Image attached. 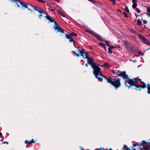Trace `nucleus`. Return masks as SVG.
Listing matches in <instances>:
<instances>
[{
	"mask_svg": "<svg viewBox=\"0 0 150 150\" xmlns=\"http://www.w3.org/2000/svg\"><path fill=\"white\" fill-rule=\"evenodd\" d=\"M106 79L108 83L114 86L116 89L119 88L121 85L120 79L117 80L115 79H112L110 77L109 78H106Z\"/></svg>",
	"mask_w": 150,
	"mask_h": 150,
	"instance_id": "nucleus-1",
	"label": "nucleus"
},
{
	"mask_svg": "<svg viewBox=\"0 0 150 150\" xmlns=\"http://www.w3.org/2000/svg\"><path fill=\"white\" fill-rule=\"evenodd\" d=\"M125 83L126 86L128 88H130L132 86H134L137 88H139L140 87L139 85L137 84H135L133 81V80L131 79H128L127 80L125 81Z\"/></svg>",
	"mask_w": 150,
	"mask_h": 150,
	"instance_id": "nucleus-2",
	"label": "nucleus"
},
{
	"mask_svg": "<svg viewBox=\"0 0 150 150\" xmlns=\"http://www.w3.org/2000/svg\"><path fill=\"white\" fill-rule=\"evenodd\" d=\"M92 68L93 69V74L94 75H103L101 73L100 69L96 64L93 66Z\"/></svg>",
	"mask_w": 150,
	"mask_h": 150,
	"instance_id": "nucleus-3",
	"label": "nucleus"
},
{
	"mask_svg": "<svg viewBox=\"0 0 150 150\" xmlns=\"http://www.w3.org/2000/svg\"><path fill=\"white\" fill-rule=\"evenodd\" d=\"M55 25H54V28L55 29V30H57V33L59 32H60L61 33H64V30L60 28V26L57 23L54 21V22H53Z\"/></svg>",
	"mask_w": 150,
	"mask_h": 150,
	"instance_id": "nucleus-4",
	"label": "nucleus"
},
{
	"mask_svg": "<svg viewBox=\"0 0 150 150\" xmlns=\"http://www.w3.org/2000/svg\"><path fill=\"white\" fill-rule=\"evenodd\" d=\"M139 37L142 42L150 46V42L149 40L141 35H139Z\"/></svg>",
	"mask_w": 150,
	"mask_h": 150,
	"instance_id": "nucleus-5",
	"label": "nucleus"
},
{
	"mask_svg": "<svg viewBox=\"0 0 150 150\" xmlns=\"http://www.w3.org/2000/svg\"><path fill=\"white\" fill-rule=\"evenodd\" d=\"M33 9L35 11H37L38 12L40 13H44L45 14H46V13H45L43 11V9L38 6H34L33 7Z\"/></svg>",
	"mask_w": 150,
	"mask_h": 150,
	"instance_id": "nucleus-6",
	"label": "nucleus"
},
{
	"mask_svg": "<svg viewBox=\"0 0 150 150\" xmlns=\"http://www.w3.org/2000/svg\"><path fill=\"white\" fill-rule=\"evenodd\" d=\"M21 5L22 6V8L24 7L27 8L28 10L30 11L31 12H32L33 11L32 10H31L29 8H28V5H29L28 3L23 2H21Z\"/></svg>",
	"mask_w": 150,
	"mask_h": 150,
	"instance_id": "nucleus-7",
	"label": "nucleus"
},
{
	"mask_svg": "<svg viewBox=\"0 0 150 150\" xmlns=\"http://www.w3.org/2000/svg\"><path fill=\"white\" fill-rule=\"evenodd\" d=\"M46 14V16H45V17L46 18L47 20H49V23L51 22L52 23L54 22V20L52 17H51L47 13Z\"/></svg>",
	"mask_w": 150,
	"mask_h": 150,
	"instance_id": "nucleus-8",
	"label": "nucleus"
},
{
	"mask_svg": "<svg viewBox=\"0 0 150 150\" xmlns=\"http://www.w3.org/2000/svg\"><path fill=\"white\" fill-rule=\"evenodd\" d=\"M87 59L88 64L91 65L92 67L96 65L94 62V61L92 58H90Z\"/></svg>",
	"mask_w": 150,
	"mask_h": 150,
	"instance_id": "nucleus-9",
	"label": "nucleus"
},
{
	"mask_svg": "<svg viewBox=\"0 0 150 150\" xmlns=\"http://www.w3.org/2000/svg\"><path fill=\"white\" fill-rule=\"evenodd\" d=\"M95 38L98 40L100 41H103V40L102 39L100 36L95 33H94V35H93Z\"/></svg>",
	"mask_w": 150,
	"mask_h": 150,
	"instance_id": "nucleus-10",
	"label": "nucleus"
},
{
	"mask_svg": "<svg viewBox=\"0 0 150 150\" xmlns=\"http://www.w3.org/2000/svg\"><path fill=\"white\" fill-rule=\"evenodd\" d=\"M95 38L98 40L100 41H103V40L102 39L100 36L95 33H94V35H93Z\"/></svg>",
	"mask_w": 150,
	"mask_h": 150,
	"instance_id": "nucleus-11",
	"label": "nucleus"
},
{
	"mask_svg": "<svg viewBox=\"0 0 150 150\" xmlns=\"http://www.w3.org/2000/svg\"><path fill=\"white\" fill-rule=\"evenodd\" d=\"M79 51L80 56H82L83 57V59H85V58L83 54L85 53V50L83 49H82L81 50H79Z\"/></svg>",
	"mask_w": 150,
	"mask_h": 150,
	"instance_id": "nucleus-12",
	"label": "nucleus"
},
{
	"mask_svg": "<svg viewBox=\"0 0 150 150\" xmlns=\"http://www.w3.org/2000/svg\"><path fill=\"white\" fill-rule=\"evenodd\" d=\"M11 2H15L16 4H17V6L18 8H19L20 7V6L18 4L19 3H20L21 4V2H22V1H21L19 0H10Z\"/></svg>",
	"mask_w": 150,
	"mask_h": 150,
	"instance_id": "nucleus-13",
	"label": "nucleus"
},
{
	"mask_svg": "<svg viewBox=\"0 0 150 150\" xmlns=\"http://www.w3.org/2000/svg\"><path fill=\"white\" fill-rule=\"evenodd\" d=\"M124 46L127 49H128L130 47V43L127 42H125L124 43Z\"/></svg>",
	"mask_w": 150,
	"mask_h": 150,
	"instance_id": "nucleus-14",
	"label": "nucleus"
},
{
	"mask_svg": "<svg viewBox=\"0 0 150 150\" xmlns=\"http://www.w3.org/2000/svg\"><path fill=\"white\" fill-rule=\"evenodd\" d=\"M117 75H127L126 74V72L125 71H120L118 70V72L116 74Z\"/></svg>",
	"mask_w": 150,
	"mask_h": 150,
	"instance_id": "nucleus-15",
	"label": "nucleus"
},
{
	"mask_svg": "<svg viewBox=\"0 0 150 150\" xmlns=\"http://www.w3.org/2000/svg\"><path fill=\"white\" fill-rule=\"evenodd\" d=\"M141 82L143 83V85H140V87L139 88V90H141V88H146V83H144V82H143L142 81H141Z\"/></svg>",
	"mask_w": 150,
	"mask_h": 150,
	"instance_id": "nucleus-16",
	"label": "nucleus"
},
{
	"mask_svg": "<svg viewBox=\"0 0 150 150\" xmlns=\"http://www.w3.org/2000/svg\"><path fill=\"white\" fill-rule=\"evenodd\" d=\"M98 45L100 46L103 47L105 49V50L106 51L107 50L105 49L106 47V45L105 44L103 43H99Z\"/></svg>",
	"mask_w": 150,
	"mask_h": 150,
	"instance_id": "nucleus-17",
	"label": "nucleus"
},
{
	"mask_svg": "<svg viewBox=\"0 0 150 150\" xmlns=\"http://www.w3.org/2000/svg\"><path fill=\"white\" fill-rule=\"evenodd\" d=\"M128 50H130L134 52L135 51H136L137 50V49L134 47H130L129 48V49H128Z\"/></svg>",
	"mask_w": 150,
	"mask_h": 150,
	"instance_id": "nucleus-18",
	"label": "nucleus"
},
{
	"mask_svg": "<svg viewBox=\"0 0 150 150\" xmlns=\"http://www.w3.org/2000/svg\"><path fill=\"white\" fill-rule=\"evenodd\" d=\"M57 11L58 13L60 14L62 16L64 17L65 16L64 13L61 11L60 10H58Z\"/></svg>",
	"mask_w": 150,
	"mask_h": 150,
	"instance_id": "nucleus-19",
	"label": "nucleus"
},
{
	"mask_svg": "<svg viewBox=\"0 0 150 150\" xmlns=\"http://www.w3.org/2000/svg\"><path fill=\"white\" fill-rule=\"evenodd\" d=\"M111 72L114 75H117L116 74L118 72V70L116 69L115 71L114 70H111Z\"/></svg>",
	"mask_w": 150,
	"mask_h": 150,
	"instance_id": "nucleus-20",
	"label": "nucleus"
},
{
	"mask_svg": "<svg viewBox=\"0 0 150 150\" xmlns=\"http://www.w3.org/2000/svg\"><path fill=\"white\" fill-rule=\"evenodd\" d=\"M96 78H98V79L100 80L102 79V77H104L103 76H95Z\"/></svg>",
	"mask_w": 150,
	"mask_h": 150,
	"instance_id": "nucleus-21",
	"label": "nucleus"
},
{
	"mask_svg": "<svg viewBox=\"0 0 150 150\" xmlns=\"http://www.w3.org/2000/svg\"><path fill=\"white\" fill-rule=\"evenodd\" d=\"M140 80L139 79H137V78H134L133 79V81L135 83V84H137V82L138 81Z\"/></svg>",
	"mask_w": 150,
	"mask_h": 150,
	"instance_id": "nucleus-22",
	"label": "nucleus"
},
{
	"mask_svg": "<svg viewBox=\"0 0 150 150\" xmlns=\"http://www.w3.org/2000/svg\"><path fill=\"white\" fill-rule=\"evenodd\" d=\"M70 34H71V37L73 36L76 37L77 36V34L74 32H72L70 33Z\"/></svg>",
	"mask_w": 150,
	"mask_h": 150,
	"instance_id": "nucleus-23",
	"label": "nucleus"
},
{
	"mask_svg": "<svg viewBox=\"0 0 150 150\" xmlns=\"http://www.w3.org/2000/svg\"><path fill=\"white\" fill-rule=\"evenodd\" d=\"M65 35L66 38L68 39H69L71 37L70 33L69 34H66Z\"/></svg>",
	"mask_w": 150,
	"mask_h": 150,
	"instance_id": "nucleus-24",
	"label": "nucleus"
},
{
	"mask_svg": "<svg viewBox=\"0 0 150 150\" xmlns=\"http://www.w3.org/2000/svg\"><path fill=\"white\" fill-rule=\"evenodd\" d=\"M86 32L88 33L91 34L92 35H94V32L91 31V30H88L86 31Z\"/></svg>",
	"mask_w": 150,
	"mask_h": 150,
	"instance_id": "nucleus-25",
	"label": "nucleus"
},
{
	"mask_svg": "<svg viewBox=\"0 0 150 150\" xmlns=\"http://www.w3.org/2000/svg\"><path fill=\"white\" fill-rule=\"evenodd\" d=\"M85 58H86L87 59H88L90 58L88 56V52H85Z\"/></svg>",
	"mask_w": 150,
	"mask_h": 150,
	"instance_id": "nucleus-26",
	"label": "nucleus"
},
{
	"mask_svg": "<svg viewBox=\"0 0 150 150\" xmlns=\"http://www.w3.org/2000/svg\"><path fill=\"white\" fill-rule=\"evenodd\" d=\"M72 52H74V54L77 57H79L80 56V53L79 52L78 53H77L75 51H72Z\"/></svg>",
	"mask_w": 150,
	"mask_h": 150,
	"instance_id": "nucleus-27",
	"label": "nucleus"
},
{
	"mask_svg": "<svg viewBox=\"0 0 150 150\" xmlns=\"http://www.w3.org/2000/svg\"><path fill=\"white\" fill-rule=\"evenodd\" d=\"M25 143L28 146L31 144V142H30V141H28L27 140H26L25 142Z\"/></svg>",
	"mask_w": 150,
	"mask_h": 150,
	"instance_id": "nucleus-28",
	"label": "nucleus"
},
{
	"mask_svg": "<svg viewBox=\"0 0 150 150\" xmlns=\"http://www.w3.org/2000/svg\"><path fill=\"white\" fill-rule=\"evenodd\" d=\"M148 93L149 94H150V85L149 84H147Z\"/></svg>",
	"mask_w": 150,
	"mask_h": 150,
	"instance_id": "nucleus-29",
	"label": "nucleus"
},
{
	"mask_svg": "<svg viewBox=\"0 0 150 150\" xmlns=\"http://www.w3.org/2000/svg\"><path fill=\"white\" fill-rule=\"evenodd\" d=\"M137 6V4L136 3H133L132 5V7L134 9H135Z\"/></svg>",
	"mask_w": 150,
	"mask_h": 150,
	"instance_id": "nucleus-30",
	"label": "nucleus"
},
{
	"mask_svg": "<svg viewBox=\"0 0 150 150\" xmlns=\"http://www.w3.org/2000/svg\"><path fill=\"white\" fill-rule=\"evenodd\" d=\"M142 24V22L139 19L137 21V24L138 25H141Z\"/></svg>",
	"mask_w": 150,
	"mask_h": 150,
	"instance_id": "nucleus-31",
	"label": "nucleus"
},
{
	"mask_svg": "<svg viewBox=\"0 0 150 150\" xmlns=\"http://www.w3.org/2000/svg\"><path fill=\"white\" fill-rule=\"evenodd\" d=\"M124 150H137L135 149L131 150L130 149V148H125V147H124Z\"/></svg>",
	"mask_w": 150,
	"mask_h": 150,
	"instance_id": "nucleus-32",
	"label": "nucleus"
},
{
	"mask_svg": "<svg viewBox=\"0 0 150 150\" xmlns=\"http://www.w3.org/2000/svg\"><path fill=\"white\" fill-rule=\"evenodd\" d=\"M69 42H74V43L75 44V42H74V40L73 39L72 37H71V38L69 39Z\"/></svg>",
	"mask_w": 150,
	"mask_h": 150,
	"instance_id": "nucleus-33",
	"label": "nucleus"
},
{
	"mask_svg": "<svg viewBox=\"0 0 150 150\" xmlns=\"http://www.w3.org/2000/svg\"><path fill=\"white\" fill-rule=\"evenodd\" d=\"M103 66L107 68H108L109 65V64L107 63H105L103 64Z\"/></svg>",
	"mask_w": 150,
	"mask_h": 150,
	"instance_id": "nucleus-34",
	"label": "nucleus"
},
{
	"mask_svg": "<svg viewBox=\"0 0 150 150\" xmlns=\"http://www.w3.org/2000/svg\"><path fill=\"white\" fill-rule=\"evenodd\" d=\"M143 148L144 149H145L146 150H149L150 149V147L149 146H147L144 147Z\"/></svg>",
	"mask_w": 150,
	"mask_h": 150,
	"instance_id": "nucleus-35",
	"label": "nucleus"
},
{
	"mask_svg": "<svg viewBox=\"0 0 150 150\" xmlns=\"http://www.w3.org/2000/svg\"><path fill=\"white\" fill-rule=\"evenodd\" d=\"M125 10L127 12H129V10L127 6H126L125 8Z\"/></svg>",
	"mask_w": 150,
	"mask_h": 150,
	"instance_id": "nucleus-36",
	"label": "nucleus"
},
{
	"mask_svg": "<svg viewBox=\"0 0 150 150\" xmlns=\"http://www.w3.org/2000/svg\"><path fill=\"white\" fill-rule=\"evenodd\" d=\"M88 1L95 4L96 3V2L94 0H88Z\"/></svg>",
	"mask_w": 150,
	"mask_h": 150,
	"instance_id": "nucleus-37",
	"label": "nucleus"
},
{
	"mask_svg": "<svg viewBox=\"0 0 150 150\" xmlns=\"http://www.w3.org/2000/svg\"><path fill=\"white\" fill-rule=\"evenodd\" d=\"M105 43L106 44V45H107V46H108V47H109L110 46V45H109V44L110 43V42H108V41L106 40L105 41Z\"/></svg>",
	"mask_w": 150,
	"mask_h": 150,
	"instance_id": "nucleus-38",
	"label": "nucleus"
},
{
	"mask_svg": "<svg viewBox=\"0 0 150 150\" xmlns=\"http://www.w3.org/2000/svg\"><path fill=\"white\" fill-rule=\"evenodd\" d=\"M28 5H28V8H29L30 9V8H33V7L34 6H33L30 4H29Z\"/></svg>",
	"mask_w": 150,
	"mask_h": 150,
	"instance_id": "nucleus-39",
	"label": "nucleus"
},
{
	"mask_svg": "<svg viewBox=\"0 0 150 150\" xmlns=\"http://www.w3.org/2000/svg\"><path fill=\"white\" fill-rule=\"evenodd\" d=\"M43 17V16L42 15V13H40L39 16V18H40V19H41Z\"/></svg>",
	"mask_w": 150,
	"mask_h": 150,
	"instance_id": "nucleus-40",
	"label": "nucleus"
},
{
	"mask_svg": "<svg viewBox=\"0 0 150 150\" xmlns=\"http://www.w3.org/2000/svg\"><path fill=\"white\" fill-rule=\"evenodd\" d=\"M147 12L149 13H150V8L149 7H147Z\"/></svg>",
	"mask_w": 150,
	"mask_h": 150,
	"instance_id": "nucleus-41",
	"label": "nucleus"
},
{
	"mask_svg": "<svg viewBox=\"0 0 150 150\" xmlns=\"http://www.w3.org/2000/svg\"><path fill=\"white\" fill-rule=\"evenodd\" d=\"M136 11H137V12L139 13H140V12H141V11H140V10L138 8H136Z\"/></svg>",
	"mask_w": 150,
	"mask_h": 150,
	"instance_id": "nucleus-42",
	"label": "nucleus"
},
{
	"mask_svg": "<svg viewBox=\"0 0 150 150\" xmlns=\"http://www.w3.org/2000/svg\"><path fill=\"white\" fill-rule=\"evenodd\" d=\"M122 76L123 79H126L128 77V76Z\"/></svg>",
	"mask_w": 150,
	"mask_h": 150,
	"instance_id": "nucleus-43",
	"label": "nucleus"
},
{
	"mask_svg": "<svg viewBox=\"0 0 150 150\" xmlns=\"http://www.w3.org/2000/svg\"><path fill=\"white\" fill-rule=\"evenodd\" d=\"M110 47H109L108 48V50L110 54H111L112 53V51Z\"/></svg>",
	"mask_w": 150,
	"mask_h": 150,
	"instance_id": "nucleus-44",
	"label": "nucleus"
},
{
	"mask_svg": "<svg viewBox=\"0 0 150 150\" xmlns=\"http://www.w3.org/2000/svg\"><path fill=\"white\" fill-rule=\"evenodd\" d=\"M123 14L126 17H128V16L127 14L125 13V12H123Z\"/></svg>",
	"mask_w": 150,
	"mask_h": 150,
	"instance_id": "nucleus-45",
	"label": "nucleus"
},
{
	"mask_svg": "<svg viewBox=\"0 0 150 150\" xmlns=\"http://www.w3.org/2000/svg\"><path fill=\"white\" fill-rule=\"evenodd\" d=\"M111 1H112L114 4L115 3V1H117V0H110Z\"/></svg>",
	"mask_w": 150,
	"mask_h": 150,
	"instance_id": "nucleus-46",
	"label": "nucleus"
},
{
	"mask_svg": "<svg viewBox=\"0 0 150 150\" xmlns=\"http://www.w3.org/2000/svg\"><path fill=\"white\" fill-rule=\"evenodd\" d=\"M137 145L140 146L142 145V143H137Z\"/></svg>",
	"mask_w": 150,
	"mask_h": 150,
	"instance_id": "nucleus-47",
	"label": "nucleus"
},
{
	"mask_svg": "<svg viewBox=\"0 0 150 150\" xmlns=\"http://www.w3.org/2000/svg\"><path fill=\"white\" fill-rule=\"evenodd\" d=\"M143 23L144 24H146L147 23V21L144 20L143 21Z\"/></svg>",
	"mask_w": 150,
	"mask_h": 150,
	"instance_id": "nucleus-48",
	"label": "nucleus"
},
{
	"mask_svg": "<svg viewBox=\"0 0 150 150\" xmlns=\"http://www.w3.org/2000/svg\"><path fill=\"white\" fill-rule=\"evenodd\" d=\"M109 47H110L111 49H113L114 48H115V46H111L110 45V46H109Z\"/></svg>",
	"mask_w": 150,
	"mask_h": 150,
	"instance_id": "nucleus-49",
	"label": "nucleus"
},
{
	"mask_svg": "<svg viewBox=\"0 0 150 150\" xmlns=\"http://www.w3.org/2000/svg\"><path fill=\"white\" fill-rule=\"evenodd\" d=\"M136 0H132V2L133 3H136Z\"/></svg>",
	"mask_w": 150,
	"mask_h": 150,
	"instance_id": "nucleus-50",
	"label": "nucleus"
},
{
	"mask_svg": "<svg viewBox=\"0 0 150 150\" xmlns=\"http://www.w3.org/2000/svg\"><path fill=\"white\" fill-rule=\"evenodd\" d=\"M138 53L139 54H142V56L143 55V54L140 51H139L138 52Z\"/></svg>",
	"mask_w": 150,
	"mask_h": 150,
	"instance_id": "nucleus-51",
	"label": "nucleus"
},
{
	"mask_svg": "<svg viewBox=\"0 0 150 150\" xmlns=\"http://www.w3.org/2000/svg\"><path fill=\"white\" fill-rule=\"evenodd\" d=\"M33 139H32L31 141H30V142H31V144L34 143L35 142L33 141Z\"/></svg>",
	"mask_w": 150,
	"mask_h": 150,
	"instance_id": "nucleus-52",
	"label": "nucleus"
},
{
	"mask_svg": "<svg viewBox=\"0 0 150 150\" xmlns=\"http://www.w3.org/2000/svg\"><path fill=\"white\" fill-rule=\"evenodd\" d=\"M38 1H39L40 2H42V3H44L45 1H42L41 0H37Z\"/></svg>",
	"mask_w": 150,
	"mask_h": 150,
	"instance_id": "nucleus-53",
	"label": "nucleus"
},
{
	"mask_svg": "<svg viewBox=\"0 0 150 150\" xmlns=\"http://www.w3.org/2000/svg\"><path fill=\"white\" fill-rule=\"evenodd\" d=\"M98 150H105L104 149H102V148H100V149H98Z\"/></svg>",
	"mask_w": 150,
	"mask_h": 150,
	"instance_id": "nucleus-54",
	"label": "nucleus"
},
{
	"mask_svg": "<svg viewBox=\"0 0 150 150\" xmlns=\"http://www.w3.org/2000/svg\"><path fill=\"white\" fill-rule=\"evenodd\" d=\"M136 146V144H133V146H132V148H134L135 146Z\"/></svg>",
	"mask_w": 150,
	"mask_h": 150,
	"instance_id": "nucleus-55",
	"label": "nucleus"
},
{
	"mask_svg": "<svg viewBox=\"0 0 150 150\" xmlns=\"http://www.w3.org/2000/svg\"><path fill=\"white\" fill-rule=\"evenodd\" d=\"M115 48H120V47L119 46H115Z\"/></svg>",
	"mask_w": 150,
	"mask_h": 150,
	"instance_id": "nucleus-56",
	"label": "nucleus"
},
{
	"mask_svg": "<svg viewBox=\"0 0 150 150\" xmlns=\"http://www.w3.org/2000/svg\"><path fill=\"white\" fill-rule=\"evenodd\" d=\"M54 9H51L50 10L52 11H54Z\"/></svg>",
	"mask_w": 150,
	"mask_h": 150,
	"instance_id": "nucleus-57",
	"label": "nucleus"
},
{
	"mask_svg": "<svg viewBox=\"0 0 150 150\" xmlns=\"http://www.w3.org/2000/svg\"><path fill=\"white\" fill-rule=\"evenodd\" d=\"M86 67H88V63H86Z\"/></svg>",
	"mask_w": 150,
	"mask_h": 150,
	"instance_id": "nucleus-58",
	"label": "nucleus"
},
{
	"mask_svg": "<svg viewBox=\"0 0 150 150\" xmlns=\"http://www.w3.org/2000/svg\"><path fill=\"white\" fill-rule=\"evenodd\" d=\"M135 15L136 17H138V16L137 15V14L136 13H135Z\"/></svg>",
	"mask_w": 150,
	"mask_h": 150,
	"instance_id": "nucleus-59",
	"label": "nucleus"
},
{
	"mask_svg": "<svg viewBox=\"0 0 150 150\" xmlns=\"http://www.w3.org/2000/svg\"><path fill=\"white\" fill-rule=\"evenodd\" d=\"M117 11H120V12H121L120 10L119 9H117Z\"/></svg>",
	"mask_w": 150,
	"mask_h": 150,
	"instance_id": "nucleus-60",
	"label": "nucleus"
},
{
	"mask_svg": "<svg viewBox=\"0 0 150 150\" xmlns=\"http://www.w3.org/2000/svg\"><path fill=\"white\" fill-rule=\"evenodd\" d=\"M2 133L0 132V136H1L2 135Z\"/></svg>",
	"mask_w": 150,
	"mask_h": 150,
	"instance_id": "nucleus-61",
	"label": "nucleus"
},
{
	"mask_svg": "<svg viewBox=\"0 0 150 150\" xmlns=\"http://www.w3.org/2000/svg\"><path fill=\"white\" fill-rule=\"evenodd\" d=\"M148 143L149 144V145H150V142H148Z\"/></svg>",
	"mask_w": 150,
	"mask_h": 150,
	"instance_id": "nucleus-62",
	"label": "nucleus"
},
{
	"mask_svg": "<svg viewBox=\"0 0 150 150\" xmlns=\"http://www.w3.org/2000/svg\"><path fill=\"white\" fill-rule=\"evenodd\" d=\"M109 150H112V149L111 148Z\"/></svg>",
	"mask_w": 150,
	"mask_h": 150,
	"instance_id": "nucleus-63",
	"label": "nucleus"
},
{
	"mask_svg": "<svg viewBox=\"0 0 150 150\" xmlns=\"http://www.w3.org/2000/svg\"><path fill=\"white\" fill-rule=\"evenodd\" d=\"M149 16L150 17V13H149Z\"/></svg>",
	"mask_w": 150,
	"mask_h": 150,
	"instance_id": "nucleus-64",
	"label": "nucleus"
}]
</instances>
